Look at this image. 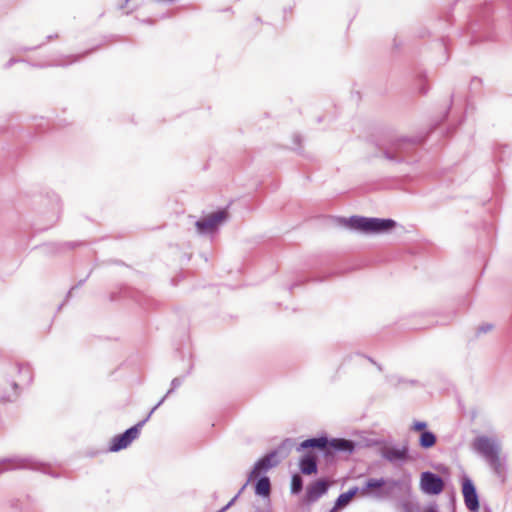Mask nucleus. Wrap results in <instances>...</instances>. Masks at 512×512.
<instances>
[{"instance_id":"obj_33","label":"nucleus","mask_w":512,"mask_h":512,"mask_svg":"<svg viewBox=\"0 0 512 512\" xmlns=\"http://www.w3.org/2000/svg\"><path fill=\"white\" fill-rule=\"evenodd\" d=\"M43 44H44V43L39 44V45H37V46H33V47H21V48H19V49H18V51H19V52H28V51H33V50H36V49L40 48Z\"/></svg>"},{"instance_id":"obj_18","label":"nucleus","mask_w":512,"mask_h":512,"mask_svg":"<svg viewBox=\"0 0 512 512\" xmlns=\"http://www.w3.org/2000/svg\"><path fill=\"white\" fill-rule=\"evenodd\" d=\"M360 493V488L357 486L351 487L348 491L341 493L335 500L333 507L329 512H337L344 509L349 505L351 500Z\"/></svg>"},{"instance_id":"obj_36","label":"nucleus","mask_w":512,"mask_h":512,"mask_svg":"<svg viewBox=\"0 0 512 512\" xmlns=\"http://www.w3.org/2000/svg\"><path fill=\"white\" fill-rule=\"evenodd\" d=\"M131 1L132 0H124V2L122 4H120L118 8L120 10H123L128 5V3L131 2Z\"/></svg>"},{"instance_id":"obj_45","label":"nucleus","mask_w":512,"mask_h":512,"mask_svg":"<svg viewBox=\"0 0 512 512\" xmlns=\"http://www.w3.org/2000/svg\"><path fill=\"white\" fill-rule=\"evenodd\" d=\"M296 286H298V284H297V283H294L293 285H291V286L289 287V290H290V291H292V289H293L294 287H296Z\"/></svg>"},{"instance_id":"obj_6","label":"nucleus","mask_w":512,"mask_h":512,"mask_svg":"<svg viewBox=\"0 0 512 512\" xmlns=\"http://www.w3.org/2000/svg\"><path fill=\"white\" fill-rule=\"evenodd\" d=\"M399 485L400 482L393 478H368L360 488V493L366 497L384 500L390 498Z\"/></svg>"},{"instance_id":"obj_1","label":"nucleus","mask_w":512,"mask_h":512,"mask_svg":"<svg viewBox=\"0 0 512 512\" xmlns=\"http://www.w3.org/2000/svg\"><path fill=\"white\" fill-rule=\"evenodd\" d=\"M427 136H390L376 145L375 158H383L393 164H410L418 159V150Z\"/></svg>"},{"instance_id":"obj_4","label":"nucleus","mask_w":512,"mask_h":512,"mask_svg":"<svg viewBox=\"0 0 512 512\" xmlns=\"http://www.w3.org/2000/svg\"><path fill=\"white\" fill-rule=\"evenodd\" d=\"M293 445L294 442L292 439L287 438L276 449L269 451L263 457L258 459L249 474L247 479L248 483L252 478L260 477L264 475L269 469L276 467L280 462L278 455H280L282 458L287 457Z\"/></svg>"},{"instance_id":"obj_15","label":"nucleus","mask_w":512,"mask_h":512,"mask_svg":"<svg viewBox=\"0 0 512 512\" xmlns=\"http://www.w3.org/2000/svg\"><path fill=\"white\" fill-rule=\"evenodd\" d=\"M329 490V483L326 479H318L310 484L305 493V500L308 503L316 502Z\"/></svg>"},{"instance_id":"obj_16","label":"nucleus","mask_w":512,"mask_h":512,"mask_svg":"<svg viewBox=\"0 0 512 512\" xmlns=\"http://www.w3.org/2000/svg\"><path fill=\"white\" fill-rule=\"evenodd\" d=\"M82 245H84V242H82V241H67V242H63V243L51 242V243H45L36 248L40 249L42 251V253L49 255V254L61 253L65 249L73 250Z\"/></svg>"},{"instance_id":"obj_17","label":"nucleus","mask_w":512,"mask_h":512,"mask_svg":"<svg viewBox=\"0 0 512 512\" xmlns=\"http://www.w3.org/2000/svg\"><path fill=\"white\" fill-rule=\"evenodd\" d=\"M299 468L302 474L312 475L317 473V458L312 452H306L299 460Z\"/></svg>"},{"instance_id":"obj_24","label":"nucleus","mask_w":512,"mask_h":512,"mask_svg":"<svg viewBox=\"0 0 512 512\" xmlns=\"http://www.w3.org/2000/svg\"><path fill=\"white\" fill-rule=\"evenodd\" d=\"M386 381H387L390 385H392V386H394V387H397V386H399L400 384H407V383H409V384H411V385H415V384H417V383H418V381H417V380H407V379H405V378H403V377H400V376H397V375L387 376V377H386Z\"/></svg>"},{"instance_id":"obj_42","label":"nucleus","mask_w":512,"mask_h":512,"mask_svg":"<svg viewBox=\"0 0 512 512\" xmlns=\"http://www.w3.org/2000/svg\"><path fill=\"white\" fill-rule=\"evenodd\" d=\"M495 157H496V158H498V160H499V161H503V160H504V157L502 156V154H501V155H498V154L496 153Z\"/></svg>"},{"instance_id":"obj_54","label":"nucleus","mask_w":512,"mask_h":512,"mask_svg":"<svg viewBox=\"0 0 512 512\" xmlns=\"http://www.w3.org/2000/svg\"><path fill=\"white\" fill-rule=\"evenodd\" d=\"M487 512H490L489 510Z\"/></svg>"},{"instance_id":"obj_23","label":"nucleus","mask_w":512,"mask_h":512,"mask_svg":"<svg viewBox=\"0 0 512 512\" xmlns=\"http://www.w3.org/2000/svg\"><path fill=\"white\" fill-rule=\"evenodd\" d=\"M291 494L298 495L303 490V479L299 474H293L291 477Z\"/></svg>"},{"instance_id":"obj_7","label":"nucleus","mask_w":512,"mask_h":512,"mask_svg":"<svg viewBox=\"0 0 512 512\" xmlns=\"http://www.w3.org/2000/svg\"><path fill=\"white\" fill-rule=\"evenodd\" d=\"M472 448L487 460L490 467L496 473H499L501 467L500 445L495 438L485 435L478 436L474 438Z\"/></svg>"},{"instance_id":"obj_41","label":"nucleus","mask_w":512,"mask_h":512,"mask_svg":"<svg viewBox=\"0 0 512 512\" xmlns=\"http://www.w3.org/2000/svg\"><path fill=\"white\" fill-rule=\"evenodd\" d=\"M500 148L503 150L502 153H504L506 149H508V150L510 149L508 145H502V146H500Z\"/></svg>"},{"instance_id":"obj_2","label":"nucleus","mask_w":512,"mask_h":512,"mask_svg":"<svg viewBox=\"0 0 512 512\" xmlns=\"http://www.w3.org/2000/svg\"><path fill=\"white\" fill-rule=\"evenodd\" d=\"M341 221L348 229L362 234L387 233L397 225L396 221L390 218H375L357 215L349 218H341Z\"/></svg>"},{"instance_id":"obj_26","label":"nucleus","mask_w":512,"mask_h":512,"mask_svg":"<svg viewBox=\"0 0 512 512\" xmlns=\"http://www.w3.org/2000/svg\"><path fill=\"white\" fill-rule=\"evenodd\" d=\"M493 328L494 325L491 323H483L479 325L478 328L476 329V337H479L482 334L492 331Z\"/></svg>"},{"instance_id":"obj_32","label":"nucleus","mask_w":512,"mask_h":512,"mask_svg":"<svg viewBox=\"0 0 512 512\" xmlns=\"http://www.w3.org/2000/svg\"><path fill=\"white\" fill-rule=\"evenodd\" d=\"M423 512H439L438 505L436 503H430Z\"/></svg>"},{"instance_id":"obj_34","label":"nucleus","mask_w":512,"mask_h":512,"mask_svg":"<svg viewBox=\"0 0 512 512\" xmlns=\"http://www.w3.org/2000/svg\"><path fill=\"white\" fill-rule=\"evenodd\" d=\"M169 395H167V393L157 402V404L152 408V412H155L163 403L164 401L166 400V398L168 397Z\"/></svg>"},{"instance_id":"obj_47","label":"nucleus","mask_w":512,"mask_h":512,"mask_svg":"<svg viewBox=\"0 0 512 512\" xmlns=\"http://www.w3.org/2000/svg\"><path fill=\"white\" fill-rule=\"evenodd\" d=\"M295 142H296V143H299V142H300V136H298V135H297V136H295Z\"/></svg>"},{"instance_id":"obj_21","label":"nucleus","mask_w":512,"mask_h":512,"mask_svg":"<svg viewBox=\"0 0 512 512\" xmlns=\"http://www.w3.org/2000/svg\"><path fill=\"white\" fill-rule=\"evenodd\" d=\"M95 49H89V50H86L85 52L81 53V54H76V55H70V56H67L65 57L63 60H60L58 61L57 63L53 64V66H61V67H66L72 63H75L77 61H79L80 59H82L83 57L89 55L90 53H92Z\"/></svg>"},{"instance_id":"obj_11","label":"nucleus","mask_w":512,"mask_h":512,"mask_svg":"<svg viewBox=\"0 0 512 512\" xmlns=\"http://www.w3.org/2000/svg\"><path fill=\"white\" fill-rule=\"evenodd\" d=\"M380 455L393 465H401L410 460L408 445L402 447L397 445L384 446L380 449Z\"/></svg>"},{"instance_id":"obj_22","label":"nucleus","mask_w":512,"mask_h":512,"mask_svg":"<svg viewBox=\"0 0 512 512\" xmlns=\"http://www.w3.org/2000/svg\"><path fill=\"white\" fill-rule=\"evenodd\" d=\"M415 77L417 80V89H418L419 93L422 95H425L429 90V86L426 84V80H427L426 71L419 70L416 73Z\"/></svg>"},{"instance_id":"obj_12","label":"nucleus","mask_w":512,"mask_h":512,"mask_svg":"<svg viewBox=\"0 0 512 512\" xmlns=\"http://www.w3.org/2000/svg\"><path fill=\"white\" fill-rule=\"evenodd\" d=\"M462 494L467 509L470 512H478L480 508L479 496L474 482L468 476H464L462 479Z\"/></svg>"},{"instance_id":"obj_44","label":"nucleus","mask_w":512,"mask_h":512,"mask_svg":"<svg viewBox=\"0 0 512 512\" xmlns=\"http://www.w3.org/2000/svg\"><path fill=\"white\" fill-rule=\"evenodd\" d=\"M291 11H292V8H291V7H289V8H285V9H284V12H285V13H287V12H289V13H290Z\"/></svg>"},{"instance_id":"obj_43","label":"nucleus","mask_w":512,"mask_h":512,"mask_svg":"<svg viewBox=\"0 0 512 512\" xmlns=\"http://www.w3.org/2000/svg\"><path fill=\"white\" fill-rule=\"evenodd\" d=\"M175 1L176 0H158V2H168V3H173Z\"/></svg>"},{"instance_id":"obj_27","label":"nucleus","mask_w":512,"mask_h":512,"mask_svg":"<svg viewBox=\"0 0 512 512\" xmlns=\"http://www.w3.org/2000/svg\"><path fill=\"white\" fill-rule=\"evenodd\" d=\"M412 429L418 432H424L427 430V423L424 421H415L412 425Z\"/></svg>"},{"instance_id":"obj_39","label":"nucleus","mask_w":512,"mask_h":512,"mask_svg":"<svg viewBox=\"0 0 512 512\" xmlns=\"http://www.w3.org/2000/svg\"><path fill=\"white\" fill-rule=\"evenodd\" d=\"M141 5H142V3L133 4L131 11L138 9Z\"/></svg>"},{"instance_id":"obj_37","label":"nucleus","mask_w":512,"mask_h":512,"mask_svg":"<svg viewBox=\"0 0 512 512\" xmlns=\"http://www.w3.org/2000/svg\"><path fill=\"white\" fill-rule=\"evenodd\" d=\"M56 38H58V34H51V35H48L46 37V40L47 41H51V40L56 39Z\"/></svg>"},{"instance_id":"obj_49","label":"nucleus","mask_w":512,"mask_h":512,"mask_svg":"<svg viewBox=\"0 0 512 512\" xmlns=\"http://www.w3.org/2000/svg\"><path fill=\"white\" fill-rule=\"evenodd\" d=\"M394 46H395L396 48H398V47L400 46V44H399V43H397L396 39H394Z\"/></svg>"},{"instance_id":"obj_52","label":"nucleus","mask_w":512,"mask_h":512,"mask_svg":"<svg viewBox=\"0 0 512 512\" xmlns=\"http://www.w3.org/2000/svg\"><path fill=\"white\" fill-rule=\"evenodd\" d=\"M447 115H448V111H446V113H445V115H444V117H443L442 121H444V120L447 118Z\"/></svg>"},{"instance_id":"obj_48","label":"nucleus","mask_w":512,"mask_h":512,"mask_svg":"<svg viewBox=\"0 0 512 512\" xmlns=\"http://www.w3.org/2000/svg\"><path fill=\"white\" fill-rule=\"evenodd\" d=\"M367 359H368L371 363H373L374 365L377 363V362H375L371 357H367Z\"/></svg>"},{"instance_id":"obj_50","label":"nucleus","mask_w":512,"mask_h":512,"mask_svg":"<svg viewBox=\"0 0 512 512\" xmlns=\"http://www.w3.org/2000/svg\"><path fill=\"white\" fill-rule=\"evenodd\" d=\"M34 66H35V67H39V68H43V67H47L48 65H40V64H39V65H38V64L36 65V64H35Z\"/></svg>"},{"instance_id":"obj_40","label":"nucleus","mask_w":512,"mask_h":512,"mask_svg":"<svg viewBox=\"0 0 512 512\" xmlns=\"http://www.w3.org/2000/svg\"><path fill=\"white\" fill-rule=\"evenodd\" d=\"M116 299H117V298H116V293H114V292H113V293H111V294H110V300H111V301H114V300H116Z\"/></svg>"},{"instance_id":"obj_31","label":"nucleus","mask_w":512,"mask_h":512,"mask_svg":"<svg viewBox=\"0 0 512 512\" xmlns=\"http://www.w3.org/2000/svg\"><path fill=\"white\" fill-rule=\"evenodd\" d=\"M24 61L23 59H18V58H14L12 57L11 59L8 60V62L5 63L4 65V69H9L11 68L15 63H18V62H22Z\"/></svg>"},{"instance_id":"obj_13","label":"nucleus","mask_w":512,"mask_h":512,"mask_svg":"<svg viewBox=\"0 0 512 512\" xmlns=\"http://www.w3.org/2000/svg\"><path fill=\"white\" fill-rule=\"evenodd\" d=\"M357 443L346 438H328V457L337 452L351 454L355 451Z\"/></svg>"},{"instance_id":"obj_9","label":"nucleus","mask_w":512,"mask_h":512,"mask_svg":"<svg viewBox=\"0 0 512 512\" xmlns=\"http://www.w3.org/2000/svg\"><path fill=\"white\" fill-rule=\"evenodd\" d=\"M142 423H136L124 432L115 435L109 443L110 452H119L126 449L141 433Z\"/></svg>"},{"instance_id":"obj_8","label":"nucleus","mask_w":512,"mask_h":512,"mask_svg":"<svg viewBox=\"0 0 512 512\" xmlns=\"http://www.w3.org/2000/svg\"><path fill=\"white\" fill-rule=\"evenodd\" d=\"M229 211L227 208H221L217 211L203 217L195 222V227L200 235H209L218 231L229 219Z\"/></svg>"},{"instance_id":"obj_10","label":"nucleus","mask_w":512,"mask_h":512,"mask_svg":"<svg viewBox=\"0 0 512 512\" xmlns=\"http://www.w3.org/2000/svg\"><path fill=\"white\" fill-rule=\"evenodd\" d=\"M420 488L427 495H439L444 489V481L440 475L424 471L420 476Z\"/></svg>"},{"instance_id":"obj_30","label":"nucleus","mask_w":512,"mask_h":512,"mask_svg":"<svg viewBox=\"0 0 512 512\" xmlns=\"http://www.w3.org/2000/svg\"><path fill=\"white\" fill-rule=\"evenodd\" d=\"M85 282L86 278L79 280L76 285L72 286L66 295V301H68V299L71 297L73 290L81 287Z\"/></svg>"},{"instance_id":"obj_38","label":"nucleus","mask_w":512,"mask_h":512,"mask_svg":"<svg viewBox=\"0 0 512 512\" xmlns=\"http://www.w3.org/2000/svg\"><path fill=\"white\" fill-rule=\"evenodd\" d=\"M142 22L145 23V24H150V25L154 24V20L150 19V18L149 19H145Z\"/></svg>"},{"instance_id":"obj_29","label":"nucleus","mask_w":512,"mask_h":512,"mask_svg":"<svg viewBox=\"0 0 512 512\" xmlns=\"http://www.w3.org/2000/svg\"><path fill=\"white\" fill-rule=\"evenodd\" d=\"M248 485V481L245 482V484L241 487L239 492L224 506L226 509H229L236 501V499L239 497V495L243 492V490Z\"/></svg>"},{"instance_id":"obj_19","label":"nucleus","mask_w":512,"mask_h":512,"mask_svg":"<svg viewBox=\"0 0 512 512\" xmlns=\"http://www.w3.org/2000/svg\"><path fill=\"white\" fill-rule=\"evenodd\" d=\"M255 494L263 498H269L271 493L270 478L266 475L255 478Z\"/></svg>"},{"instance_id":"obj_20","label":"nucleus","mask_w":512,"mask_h":512,"mask_svg":"<svg viewBox=\"0 0 512 512\" xmlns=\"http://www.w3.org/2000/svg\"><path fill=\"white\" fill-rule=\"evenodd\" d=\"M437 442V436L434 432L430 430H425L420 434L419 437V446L423 449L432 448Z\"/></svg>"},{"instance_id":"obj_53","label":"nucleus","mask_w":512,"mask_h":512,"mask_svg":"<svg viewBox=\"0 0 512 512\" xmlns=\"http://www.w3.org/2000/svg\"><path fill=\"white\" fill-rule=\"evenodd\" d=\"M63 305H64L63 303H62V304H60V305H59V307H58V309L60 310V309L62 308V306H63Z\"/></svg>"},{"instance_id":"obj_51","label":"nucleus","mask_w":512,"mask_h":512,"mask_svg":"<svg viewBox=\"0 0 512 512\" xmlns=\"http://www.w3.org/2000/svg\"><path fill=\"white\" fill-rule=\"evenodd\" d=\"M227 509L225 507H222L220 510H218L217 512H225Z\"/></svg>"},{"instance_id":"obj_46","label":"nucleus","mask_w":512,"mask_h":512,"mask_svg":"<svg viewBox=\"0 0 512 512\" xmlns=\"http://www.w3.org/2000/svg\"><path fill=\"white\" fill-rule=\"evenodd\" d=\"M375 365L379 371H382V366L380 364L376 363Z\"/></svg>"},{"instance_id":"obj_3","label":"nucleus","mask_w":512,"mask_h":512,"mask_svg":"<svg viewBox=\"0 0 512 512\" xmlns=\"http://www.w3.org/2000/svg\"><path fill=\"white\" fill-rule=\"evenodd\" d=\"M19 469L41 472L53 478L60 477L58 473L51 470V466L48 463L39 461L32 456H12L0 460V475L7 471Z\"/></svg>"},{"instance_id":"obj_25","label":"nucleus","mask_w":512,"mask_h":512,"mask_svg":"<svg viewBox=\"0 0 512 512\" xmlns=\"http://www.w3.org/2000/svg\"><path fill=\"white\" fill-rule=\"evenodd\" d=\"M191 370H192V365L190 366V368L188 369V371H187V373L185 375L180 376V377H175L174 379H172L171 387L167 391V395L170 396L178 387H180L183 384L186 376L191 373Z\"/></svg>"},{"instance_id":"obj_5","label":"nucleus","mask_w":512,"mask_h":512,"mask_svg":"<svg viewBox=\"0 0 512 512\" xmlns=\"http://www.w3.org/2000/svg\"><path fill=\"white\" fill-rule=\"evenodd\" d=\"M18 373V382L15 380H6V387L0 388V403L15 402L20 395V385L29 386L33 381L32 368L28 363H18L16 365Z\"/></svg>"},{"instance_id":"obj_35","label":"nucleus","mask_w":512,"mask_h":512,"mask_svg":"<svg viewBox=\"0 0 512 512\" xmlns=\"http://www.w3.org/2000/svg\"><path fill=\"white\" fill-rule=\"evenodd\" d=\"M153 413L154 412H152V409H151L150 412L146 415V417L143 420L139 421L138 423H142V427H143L145 425V423L151 418Z\"/></svg>"},{"instance_id":"obj_28","label":"nucleus","mask_w":512,"mask_h":512,"mask_svg":"<svg viewBox=\"0 0 512 512\" xmlns=\"http://www.w3.org/2000/svg\"><path fill=\"white\" fill-rule=\"evenodd\" d=\"M482 86V79L478 77H473L470 82V89L471 90H478Z\"/></svg>"},{"instance_id":"obj_14","label":"nucleus","mask_w":512,"mask_h":512,"mask_svg":"<svg viewBox=\"0 0 512 512\" xmlns=\"http://www.w3.org/2000/svg\"><path fill=\"white\" fill-rule=\"evenodd\" d=\"M309 449H318L322 452L323 456L328 458V437L322 435L305 439L296 448L298 452Z\"/></svg>"}]
</instances>
